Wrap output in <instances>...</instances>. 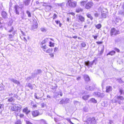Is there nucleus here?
I'll return each mask as SVG.
<instances>
[{"instance_id": "nucleus-17", "label": "nucleus", "mask_w": 124, "mask_h": 124, "mask_svg": "<svg viewBox=\"0 0 124 124\" xmlns=\"http://www.w3.org/2000/svg\"><path fill=\"white\" fill-rule=\"evenodd\" d=\"M41 47L42 48L43 50L45 52H46L47 50L48 49V47L46 45L41 46Z\"/></svg>"}, {"instance_id": "nucleus-6", "label": "nucleus", "mask_w": 124, "mask_h": 124, "mask_svg": "<svg viewBox=\"0 0 124 124\" xmlns=\"http://www.w3.org/2000/svg\"><path fill=\"white\" fill-rule=\"evenodd\" d=\"M67 4H68L70 7H74L76 6L77 2L75 1L71 2L70 0H69L68 1Z\"/></svg>"}, {"instance_id": "nucleus-16", "label": "nucleus", "mask_w": 124, "mask_h": 124, "mask_svg": "<svg viewBox=\"0 0 124 124\" xmlns=\"http://www.w3.org/2000/svg\"><path fill=\"white\" fill-rule=\"evenodd\" d=\"M23 112L25 113L26 114H27L30 112V111L28 110L27 108H26L23 109Z\"/></svg>"}, {"instance_id": "nucleus-28", "label": "nucleus", "mask_w": 124, "mask_h": 124, "mask_svg": "<svg viewBox=\"0 0 124 124\" xmlns=\"http://www.w3.org/2000/svg\"><path fill=\"white\" fill-rule=\"evenodd\" d=\"M53 51V49L52 48H49L47 50L46 52L48 53H52Z\"/></svg>"}, {"instance_id": "nucleus-49", "label": "nucleus", "mask_w": 124, "mask_h": 124, "mask_svg": "<svg viewBox=\"0 0 124 124\" xmlns=\"http://www.w3.org/2000/svg\"><path fill=\"white\" fill-rule=\"evenodd\" d=\"M81 45L83 47H85L86 45V44L85 42H83L81 44Z\"/></svg>"}, {"instance_id": "nucleus-42", "label": "nucleus", "mask_w": 124, "mask_h": 124, "mask_svg": "<svg viewBox=\"0 0 124 124\" xmlns=\"http://www.w3.org/2000/svg\"><path fill=\"white\" fill-rule=\"evenodd\" d=\"M119 92L120 93V94L121 95L123 93V91L122 89L120 88L119 89Z\"/></svg>"}, {"instance_id": "nucleus-5", "label": "nucleus", "mask_w": 124, "mask_h": 124, "mask_svg": "<svg viewBox=\"0 0 124 124\" xmlns=\"http://www.w3.org/2000/svg\"><path fill=\"white\" fill-rule=\"evenodd\" d=\"M119 33V31L116 30L114 28L112 29L110 31V35L112 36L113 35H116Z\"/></svg>"}, {"instance_id": "nucleus-19", "label": "nucleus", "mask_w": 124, "mask_h": 124, "mask_svg": "<svg viewBox=\"0 0 124 124\" xmlns=\"http://www.w3.org/2000/svg\"><path fill=\"white\" fill-rule=\"evenodd\" d=\"M101 106L104 107H106L107 106L108 104L106 101H104L102 102L101 104Z\"/></svg>"}, {"instance_id": "nucleus-52", "label": "nucleus", "mask_w": 124, "mask_h": 124, "mask_svg": "<svg viewBox=\"0 0 124 124\" xmlns=\"http://www.w3.org/2000/svg\"><path fill=\"white\" fill-rule=\"evenodd\" d=\"M53 19H55L57 17V16L56 14H54L53 16Z\"/></svg>"}, {"instance_id": "nucleus-63", "label": "nucleus", "mask_w": 124, "mask_h": 124, "mask_svg": "<svg viewBox=\"0 0 124 124\" xmlns=\"http://www.w3.org/2000/svg\"><path fill=\"white\" fill-rule=\"evenodd\" d=\"M55 22L57 24H58L60 22V21H56Z\"/></svg>"}, {"instance_id": "nucleus-31", "label": "nucleus", "mask_w": 124, "mask_h": 124, "mask_svg": "<svg viewBox=\"0 0 124 124\" xmlns=\"http://www.w3.org/2000/svg\"><path fill=\"white\" fill-rule=\"evenodd\" d=\"M16 105L12 107L11 108V110L12 111H16Z\"/></svg>"}, {"instance_id": "nucleus-64", "label": "nucleus", "mask_w": 124, "mask_h": 124, "mask_svg": "<svg viewBox=\"0 0 124 124\" xmlns=\"http://www.w3.org/2000/svg\"><path fill=\"white\" fill-rule=\"evenodd\" d=\"M80 79H81V77H79L77 78V80H80Z\"/></svg>"}, {"instance_id": "nucleus-10", "label": "nucleus", "mask_w": 124, "mask_h": 124, "mask_svg": "<svg viewBox=\"0 0 124 124\" xmlns=\"http://www.w3.org/2000/svg\"><path fill=\"white\" fill-rule=\"evenodd\" d=\"M93 5V3L92 2H88L86 5L85 8L87 9H89L92 7Z\"/></svg>"}, {"instance_id": "nucleus-39", "label": "nucleus", "mask_w": 124, "mask_h": 124, "mask_svg": "<svg viewBox=\"0 0 124 124\" xmlns=\"http://www.w3.org/2000/svg\"><path fill=\"white\" fill-rule=\"evenodd\" d=\"M100 95L99 97L101 98H103L105 96V94L103 93H100Z\"/></svg>"}, {"instance_id": "nucleus-58", "label": "nucleus", "mask_w": 124, "mask_h": 124, "mask_svg": "<svg viewBox=\"0 0 124 124\" xmlns=\"http://www.w3.org/2000/svg\"><path fill=\"white\" fill-rule=\"evenodd\" d=\"M58 49V48L57 47H55L54 48V52H56L57 51V50Z\"/></svg>"}, {"instance_id": "nucleus-14", "label": "nucleus", "mask_w": 124, "mask_h": 124, "mask_svg": "<svg viewBox=\"0 0 124 124\" xmlns=\"http://www.w3.org/2000/svg\"><path fill=\"white\" fill-rule=\"evenodd\" d=\"M50 39V38H46L43 41L41 42V46L46 45H45V43L46 42H47Z\"/></svg>"}, {"instance_id": "nucleus-38", "label": "nucleus", "mask_w": 124, "mask_h": 124, "mask_svg": "<svg viewBox=\"0 0 124 124\" xmlns=\"http://www.w3.org/2000/svg\"><path fill=\"white\" fill-rule=\"evenodd\" d=\"M31 104L32 106L34 107H36L37 105L36 104H34V102L33 101H32L31 103Z\"/></svg>"}, {"instance_id": "nucleus-22", "label": "nucleus", "mask_w": 124, "mask_h": 124, "mask_svg": "<svg viewBox=\"0 0 124 124\" xmlns=\"http://www.w3.org/2000/svg\"><path fill=\"white\" fill-rule=\"evenodd\" d=\"M90 97L89 95H87L84 96L82 97V98L85 100H87L88 98Z\"/></svg>"}, {"instance_id": "nucleus-9", "label": "nucleus", "mask_w": 124, "mask_h": 124, "mask_svg": "<svg viewBox=\"0 0 124 124\" xmlns=\"http://www.w3.org/2000/svg\"><path fill=\"white\" fill-rule=\"evenodd\" d=\"M69 100L68 98H66L65 100L62 99V100L60 102V104H65L69 102Z\"/></svg>"}, {"instance_id": "nucleus-29", "label": "nucleus", "mask_w": 124, "mask_h": 124, "mask_svg": "<svg viewBox=\"0 0 124 124\" xmlns=\"http://www.w3.org/2000/svg\"><path fill=\"white\" fill-rule=\"evenodd\" d=\"M83 9L80 8H78L76 9V12L77 13H79L82 11Z\"/></svg>"}, {"instance_id": "nucleus-26", "label": "nucleus", "mask_w": 124, "mask_h": 124, "mask_svg": "<svg viewBox=\"0 0 124 124\" xmlns=\"http://www.w3.org/2000/svg\"><path fill=\"white\" fill-rule=\"evenodd\" d=\"M100 93L98 92H95L93 93V95L99 97Z\"/></svg>"}, {"instance_id": "nucleus-44", "label": "nucleus", "mask_w": 124, "mask_h": 124, "mask_svg": "<svg viewBox=\"0 0 124 124\" xmlns=\"http://www.w3.org/2000/svg\"><path fill=\"white\" fill-rule=\"evenodd\" d=\"M0 109L1 110H3L4 109V105L3 104H0Z\"/></svg>"}, {"instance_id": "nucleus-3", "label": "nucleus", "mask_w": 124, "mask_h": 124, "mask_svg": "<svg viewBox=\"0 0 124 124\" xmlns=\"http://www.w3.org/2000/svg\"><path fill=\"white\" fill-rule=\"evenodd\" d=\"M86 123L87 124H96V120L93 117L88 118Z\"/></svg>"}, {"instance_id": "nucleus-51", "label": "nucleus", "mask_w": 124, "mask_h": 124, "mask_svg": "<svg viewBox=\"0 0 124 124\" xmlns=\"http://www.w3.org/2000/svg\"><path fill=\"white\" fill-rule=\"evenodd\" d=\"M105 85L104 82V81H103L101 84V86L102 88H104V86Z\"/></svg>"}, {"instance_id": "nucleus-36", "label": "nucleus", "mask_w": 124, "mask_h": 124, "mask_svg": "<svg viewBox=\"0 0 124 124\" xmlns=\"http://www.w3.org/2000/svg\"><path fill=\"white\" fill-rule=\"evenodd\" d=\"M95 26L97 29H100L101 27V24L99 23L96 25Z\"/></svg>"}, {"instance_id": "nucleus-41", "label": "nucleus", "mask_w": 124, "mask_h": 124, "mask_svg": "<svg viewBox=\"0 0 124 124\" xmlns=\"http://www.w3.org/2000/svg\"><path fill=\"white\" fill-rule=\"evenodd\" d=\"M54 45V43H52L50 41L49 42V46L50 47H53Z\"/></svg>"}, {"instance_id": "nucleus-25", "label": "nucleus", "mask_w": 124, "mask_h": 124, "mask_svg": "<svg viewBox=\"0 0 124 124\" xmlns=\"http://www.w3.org/2000/svg\"><path fill=\"white\" fill-rule=\"evenodd\" d=\"M116 53L115 51H112L107 54V55H112Z\"/></svg>"}, {"instance_id": "nucleus-34", "label": "nucleus", "mask_w": 124, "mask_h": 124, "mask_svg": "<svg viewBox=\"0 0 124 124\" xmlns=\"http://www.w3.org/2000/svg\"><path fill=\"white\" fill-rule=\"evenodd\" d=\"M31 0H26L24 2V4L25 5L27 6L30 3Z\"/></svg>"}, {"instance_id": "nucleus-11", "label": "nucleus", "mask_w": 124, "mask_h": 124, "mask_svg": "<svg viewBox=\"0 0 124 124\" xmlns=\"http://www.w3.org/2000/svg\"><path fill=\"white\" fill-rule=\"evenodd\" d=\"M39 114V112L38 110H35L33 111L32 112V115L34 117H36L38 116Z\"/></svg>"}, {"instance_id": "nucleus-61", "label": "nucleus", "mask_w": 124, "mask_h": 124, "mask_svg": "<svg viewBox=\"0 0 124 124\" xmlns=\"http://www.w3.org/2000/svg\"><path fill=\"white\" fill-rule=\"evenodd\" d=\"M41 106L42 107H44L45 106V104L44 103H41Z\"/></svg>"}, {"instance_id": "nucleus-56", "label": "nucleus", "mask_w": 124, "mask_h": 124, "mask_svg": "<svg viewBox=\"0 0 124 124\" xmlns=\"http://www.w3.org/2000/svg\"><path fill=\"white\" fill-rule=\"evenodd\" d=\"M26 124H32L29 121H26Z\"/></svg>"}, {"instance_id": "nucleus-30", "label": "nucleus", "mask_w": 124, "mask_h": 124, "mask_svg": "<svg viewBox=\"0 0 124 124\" xmlns=\"http://www.w3.org/2000/svg\"><path fill=\"white\" fill-rule=\"evenodd\" d=\"M119 14L124 16V10H119L118 12Z\"/></svg>"}, {"instance_id": "nucleus-21", "label": "nucleus", "mask_w": 124, "mask_h": 124, "mask_svg": "<svg viewBox=\"0 0 124 124\" xmlns=\"http://www.w3.org/2000/svg\"><path fill=\"white\" fill-rule=\"evenodd\" d=\"M38 25L37 24V23L33 24L31 26V29L32 30H34L37 29L38 27Z\"/></svg>"}, {"instance_id": "nucleus-59", "label": "nucleus", "mask_w": 124, "mask_h": 124, "mask_svg": "<svg viewBox=\"0 0 124 124\" xmlns=\"http://www.w3.org/2000/svg\"><path fill=\"white\" fill-rule=\"evenodd\" d=\"M63 3H58V6H60L61 7L62 6Z\"/></svg>"}, {"instance_id": "nucleus-32", "label": "nucleus", "mask_w": 124, "mask_h": 124, "mask_svg": "<svg viewBox=\"0 0 124 124\" xmlns=\"http://www.w3.org/2000/svg\"><path fill=\"white\" fill-rule=\"evenodd\" d=\"M26 86H27L29 87V88H30L31 90L32 89H33V87L32 85L30 83L27 84H26Z\"/></svg>"}, {"instance_id": "nucleus-53", "label": "nucleus", "mask_w": 124, "mask_h": 124, "mask_svg": "<svg viewBox=\"0 0 124 124\" xmlns=\"http://www.w3.org/2000/svg\"><path fill=\"white\" fill-rule=\"evenodd\" d=\"M83 110L85 112H87L88 111V109L86 107H84L83 108Z\"/></svg>"}, {"instance_id": "nucleus-4", "label": "nucleus", "mask_w": 124, "mask_h": 124, "mask_svg": "<svg viewBox=\"0 0 124 124\" xmlns=\"http://www.w3.org/2000/svg\"><path fill=\"white\" fill-rule=\"evenodd\" d=\"M85 88L88 91H93L96 88L95 85H93L92 86L87 85L85 86Z\"/></svg>"}, {"instance_id": "nucleus-15", "label": "nucleus", "mask_w": 124, "mask_h": 124, "mask_svg": "<svg viewBox=\"0 0 124 124\" xmlns=\"http://www.w3.org/2000/svg\"><path fill=\"white\" fill-rule=\"evenodd\" d=\"M84 77L85 80L86 81H88L90 80V78L87 75H84Z\"/></svg>"}, {"instance_id": "nucleus-43", "label": "nucleus", "mask_w": 124, "mask_h": 124, "mask_svg": "<svg viewBox=\"0 0 124 124\" xmlns=\"http://www.w3.org/2000/svg\"><path fill=\"white\" fill-rule=\"evenodd\" d=\"M40 30L42 32H46L47 30L46 29L44 28H41Z\"/></svg>"}, {"instance_id": "nucleus-12", "label": "nucleus", "mask_w": 124, "mask_h": 124, "mask_svg": "<svg viewBox=\"0 0 124 124\" xmlns=\"http://www.w3.org/2000/svg\"><path fill=\"white\" fill-rule=\"evenodd\" d=\"M9 79L10 81H11L15 84H17L18 85H19L20 84L19 82L16 79L11 78H9Z\"/></svg>"}, {"instance_id": "nucleus-37", "label": "nucleus", "mask_w": 124, "mask_h": 124, "mask_svg": "<svg viewBox=\"0 0 124 124\" xmlns=\"http://www.w3.org/2000/svg\"><path fill=\"white\" fill-rule=\"evenodd\" d=\"M90 101L93 102L94 103H96L97 102V101L94 98H92L90 99Z\"/></svg>"}, {"instance_id": "nucleus-40", "label": "nucleus", "mask_w": 124, "mask_h": 124, "mask_svg": "<svg viewBox=\"0 0 124 124\" xmlns=\"http://www.w3.org/2000/svg\"><path fill=\"white\" fill-rule=\"evenodd\" d=\"M21 122L20 120H18L15 123V124H21Z\"/></svg>"}, {"instance_id": "nucleus-13", "label": "nucleus", "mask_w": 124, "mask_h": 124, "mask_svg": "<svg viewBox=\"0 0 124 124\" xmlns=\"http://www.w3.org/2000/svg\"><path fill=\"white\" fill-rule=\"evenodd\" d=\"M1 15L2 17L4 18H6L7 17V15L6 13L4 11L1 12Z\"/></svg>"}, {"instance_id": "nucleus-54", "label": "nucleus", "mask_w": 124, "mask_h": 124, "mask_svg": "<svg viewBox=\"0 0 124 124\" xmlns=\"http://www.w3.org/2000/svg\"><path fill=\"white\" fill-rule=\"evenodd\" d=\"M114 50L117 52H119L120 50L119 49L117 48H114Z\"/></svg>"}, {"instance_id": "nucleus-7", "label": "nucleus", "mask_w": 124, "mask_h": 124, "mask_svg": "<svg viewBox=\"0 0 124 124\" xmlns=\"http://www.w3.org/2000/svg\"><path fill=\"white\" fill-rule=\"evenodd\" d=\"M95 61V60H94L93 61L90 62L89 61L85 62V65L87 66L88 68L90 67H92L93 63Z\"/></svg>"}, {"instance_id": "nucleus-57", "label": "nucleus", "mask_w": 124, "mask_h": 124, "mask_svg": "<svg viewBox=\"0 0 124 124\" xmlns=\"http://www.w3.org/2000/svg\"><path fill=\"white\" fill-rule=\"evenodd\" d=\"M13 5V4L11 2H10L9 3V6L10 7H12V6Z\"/></svg>"}, {"instance_id": "nucleus-60", "label": "nucleus", "mask_w": 124, "mask_h": 124, "mask_svg": "<svg viewBox=\"0 0 124 124\" xmlns=\"http://www.w3.org/2000/svg\"><path fill=\"white\" fill-rule=\"evenodd\" d=\"M94 16L95 17H97L99 16V14L98 13H95L94 14Z\"/></svg>"}, {"instance_id": "nucleus-8", "label": "nucleus", "mask_w": 124, "mask_h": 124, "mask_svg": "<svg viewBox=\"0 0 124 124\" xmlns=\"http://www.w3.org/2000/svg\"><path fill=\"white\" fill-rule=\"evenodd\" d=\"M85 20V18L82 16H79L77 18L76 20L78 22H84Z\"/></svg>"}, {"instance_id": "nucleus-50", "label": "nucleus", "mask_w": 124, "mask_h": 124, "mask_svg": "<svg viewBox=\"0 0 124 124\" xmlns=\"http://www.w3.org/2000/svg\"><path fill=\"white\" fill-rule=\"evenodd\" d=\"M13 36L12 34H9V35L8 38L10 39H11L13 38Z\"/></svg>"}, {"instance_id": "nucleus-47", "label": "nucleus", "mask_w": 124, "mask_h": 124, "mask_svg": "<svg viewBox=\"0 0 124 124\" xmlns=\"http://www.w3.org/2000/svg\"><path fill=\"white\" fill-rule=\"evenodd\" d=\"M85 1H84L81 2L80 5L81 6H84L85 5Z\"/></svg>"}, {"instance_id": "nucleus-33", "label": "nucleus", "mask_w": 124, "mask_h": 124, "mask_svg": "<svg viewBox=\"0 0 124 124\" xmlns=\"http://www.w3.org/2000/svg\"><path fill=\"white\" fill-rule=\"evenodd\" d=\"M14 99L13 97H11L10 98L8 99V101L9 102H14Z\"/></svg>"}, {"instance_id": "nucleus-24", "label": "nucleus", "mask_w": 124, "mask_h": 124, "mask_svg": "<svg viewBox=\"0 0 124 124\" xmlns=\"http://www.w3.org/2000/svg\"><path fill=\"white\" fill-rule=\"evenodd\" d=\"M21 17L22 20L25 19L26 15L25 14L24 12H22V13L21 14Z\"/></svg>"}, {"instance_id": "nucleus-46", "label": "nucleus", "mask_w": 124, "mask_h": 124, "mask_svg": "<svg viewBox=\"0 0 124 124\" xmlns=\"http://www.w3.org/2000/svg\"><path fill=\"white\" fill-rule=\"evenodd\" d=\"M58 95H59H59L61 96H62V91L61 90L59 91V93H58Z\"/></svg>"}, {"instance_id": "nucleus-48", "label": "nucleus", "mask_w": 124, "mask_h": 124, "mask_svg": "<svg viewBox=\"0 0 124 124\" xmlns=\"http://www.w3.org/2000/svg\"><path fill=\"white\" fill-rule=\"evenodd\" d=\"M101 16L102 17L105 18L106 17V14L105 13H102L101 14Z\"/></svg>"}, {"instance_id": "nucleus-62", "label": "nucleus", "mask_w": 124, "mask_h": 124, "mask_svg": "<svg viewBox=\"0 0 124 124\" xmlns=\"http://www.w3.org/2000/svg\"><path fill=\"white\" fill-rule=\"evenodd\" d=\"M35 98L36 99H39V98H38L37 97V95L36 94V93L35 94Z\"/></svg>"}, {"instance_id": "nucleus-55", "label": "nucleus", "mask_w": 124, "mask_h": 124, "mask_svg": "<svg viewBox=\"0 0 124 124\" xmlns=\"http://www.w3.org/2000/svg\"><path fill=\"white\" fill-rule=\"evenodd\" d=\"M49 55L51 57H54V55L53 53H51L49 54Z\"/></svg>"}, {"instance_id": "nucleus-18", "label": "nucleus", "mask_w": 124, "mask_h": 124, "mask_svg": "<svg viewBox=\"0 0 124 124\" xmlns=\"http://www.w3.org/2000/svg\"><path fill=\"white\" fill-rule=\"evenodd\" d=\"M42 72V71L41 70L39 69H38L37 70H36L34 71V73L36 75L41 74V73Z\"/></svg>"}, {"instance_id": "nucleus-2", "label": "nucleus", "mask_w": 124, "mask_h": 124, "mask_svg": "<svg viewBox=\"0 0 124 124\" xmlns=\"http://www.w3.org/2000/svg\"><path fill=\"white\" fill-rule=\"evenodd\" d=\"M23 7V4H21L20 7L16 5H15L14 7V10L15 12L16 13V14L19 15L20 12V8H22Z\"/></svg>"}, {"instance_id": "nucleus-1", "label": "nucleus", "mask_w": 124, "mask_h": 124, "mask_svg": "<svg viewBox=\"0 0 124 124\" xmlns=\"http://www.w3.org/2000/svg\"><path fill=\"white\" fill-rule=\"evenodd\" d=\"M124 98L122 96H115L112 100L113 103H118L119 104L122 103Z\"/></svg>"}, {"instance_id": "nucleus-45", "label": "nucleus", "mask_w": 124, "mask_h": 124, "mask_svg": "<svg viewBox=\"0 0 124 124\" xmlns=\"http://www.w3.org/2000/svg\"><path fill=\"white\" fill-rule=\"evenodd\" d=\"M66 120L71 124H74L71 121L70 119L69 118H66Z\"/></svg>"}, {"instance_id": "nucleus-27", "label": "nucleus", "mask_w": 124, "mask_h": 124, "mask_svg": "<svg viewBox=\"0 0 124 124\" xmlns=\"http://www.w3.org/2000/svg\"><path fill=\"white\" fill-rule=\"evenodd\" d=\"M86 15L87 17L90 18L91 20H93V18L90 14L87 13L86 14Z\"/></svg>"}, {"instance_id": "nucleus-35", "label": "nucleus", "mask_w": 124, "mask_h": 124, "mask_svg": "<svg viewBox=\"0 0 124 124\" xmlns=\"http://www.w3.org/2000/svg\"><path fill=\"white\" fill-rule=\"evenodd\" d=\"M26 13L28 15V17H31V15L30 12L28 10L26 11Z\"/></svg>"}, {"instance_id": "nucleus-23", "label": "nucleus", "mask_w": 124, "mask_h": 124, "mask_svg": "<svg viewBox=\"0 0 124 124\" xmlns=\"http://www.w3.org/2000/svg\"><path fill=\"white\" fill-rule=\"evenodd\" d=\"M16 108L17 111H19V112L21 111V109L22 108L21 106L19 105H16Z\"/></svg>"}, {"instance_id": "nucleus-20", "label": "nucleus", "mask_w": 124, "mask_h": 124, "mask_svg": "<svg viewBox=\"0 0 124 124\" xmlns=\"http://www.w3.org/2000/svg\"><path fill=\"white\" fill-rule=\"evenodd\" d=\"M106 91L107 92H108L112 90V88L110 86H107L106 87Z\"/></svg>"}]
</instances>
